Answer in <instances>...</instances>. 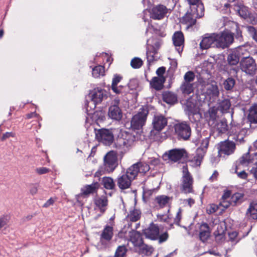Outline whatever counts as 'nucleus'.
I'll list each match as a JSON object with an SVG mask.
<instances>
[{
    "mask_svg": "<svg viewBox=\"0 0 257 257\" xmlns=\"http://www.w3.org/2000/svg\"><path fill=\"white\" fill-rule=\"evenodd\" d=\"M246 215L253 219H257V203L251 202L250 203Z\"/></svg>",
    "mask_w": 257,
    "mask_h": 257,
    "instance_id": "f704fd0d",
    "label": "nucleus"
},
{
    "mask_svg": "<svg viewBox=\"0 0 257 257\" xmlns=\"http://www.w3.org/2000/svg\"><path fill=\"white\" fill-rule=\"evenodd\" d=\"M90 101L86 100L85 105L87 110L94 109L96 105L101 103L107 98V91L100 87H96L90 90L88 95Z\"/></svg>",
    "mask_w": 257,
    "mask_h": 257,
    "instance_id": "f03ea898",
    "label": "nucleus"
},
{
    "mask_svg": "<svg viewBox=\"0 0 257 257\" xmlns=\"http://www.w3.org/2000/svg\"><path fill=\"white\" fill-rule=\"evenodd\" d=\"M122 79V77L121 76L118 74L114 75L111 85V88L113 92H115L116 91V86L118 84Z\"/></svg>",
    "mask_w": 257,
    "mask_h": 257,
    "instance_id": "49530a36",
    "label": "nucleus"
},
{
    "mask_svg": "<svg viewBox=\"0 0 257 257\" xmlns=\"http://www.w3.org/2000/svg\"><path fill=\"white\" fill-rule=\"evenodd\" d=\"M217 109L214 107H210L208 111L205 113V117L210 126L214 124L217 121Z\"/></svg>",
    "mask_w": 257,
    "mask_h": 257,
    "instance_id": "393cba45",
    "label": "nucleus"
},
{
    "mask_svg": "<svg viewBox=\"0 0 257 257\" xmlns=\"http://www.w3.org/2000/svg\"><path fill=\"white\" fill-rule=\"evenodd\" d=\"M184 175L182 177V184L181 186V191L185 194L193 192L192 177L188 171L186 166L183 167Z\"/></svg>",
    "mask_w": 257,
    "mask_h": 257,
    "instance_id": "f8f14e48",
    "label": "nucleus"
},
{
    "mask_svg": "<svg viewBox=\"0 0 257 257\" xmlns=\"http://www.w3.org/2000/svg\"><path fill=\"white\" fill-rule=\"evenodd\" d=\"M247 119L251 128L257 127V104L252 105L248 110Z\"/></svg>",
    "mask_w": 257,
    "mask_h": 257,
    "instance_id": "aec40b11",
    "label": "nucleus"
},
{
    "mask_svg": "<svg viewBox=\"0 0 257 257\" xmlns=\"http://www.w3.org/2000/svg\"><path fill=\"white\" fill-rule=\"evenodd\" d=\"M188 157V153L184 149H173L168 151L163 155L165 160L176 163L181 159H184Z\"/></svg>",
    "mask_w": 257,
    "mask_h": 257,
    "instance_id": "1a4fd4ad",
    "label": "nucleus"
},
{
    "mask_svg": "<svg viewBox=\"0 0 257 257\" xmlns=\"http://www.w3.org/2000/svg\"><path fill=\"white\" fill-rule=\"evenodd\" d=\"M166 79L165 77H154L150 81V84L151 87L156 90H160L163 88L164 83Z\"/></svg>",
    "mask_w": 257,
    "mask_h": 257,
    "instance_id": "bb28decb",
    "label": "nucleus"
},
{
    "mask_svg": "<svg viewBox=\"0 0 257 257\" xmlns=\"http://www.w3.org/2000/svg\"><path fill=\"white\" fill-rule=\"evenodd\" d=\"M204 156V152H202L201 150L197 149L195 155L189 159L188 161L190 163V165L193 167L199 166Z\"/></svg>",
    "mask_w": 257,
    "mask_h": 257,
    "instance_id": "b1692460",
    "label": "nucleus"
},
{
    "mask_svg": "<svg viewBox=\"0 0 257 257\" xmlns=\"http://www.w3.org/2000/svg\"><path fill=\"white\" fill-rule=\"evenodd\" d=\"M166 71V68L165 67H159L156 71V74L158 75V77H165L164 74Z\"/></svg>",
    "mask_w": 257,
    "mask_h": 257,
    "instance_id": "0e129e2a",
    "label": "nucleus"
},
{
    "mask_svg": "<svg viewBox=\"0 0 257 257\" xmlns=\"http://www.w3.org/2000/svg\"><path fill=\"white\" fill-rule=\"evenodd\" d=\"M253 163V159L251 157L249 152L244 154L238 160L237 163L244 166H248Z\"/></svg>",
    "mask_w": 257,
    "mask_h": 257,
    "instance_id": "72a5a7b5",
    "label": "nucleus"
},
{
    "mask_svg": "<svg viewBox=\"0 0 257 257\" xmlns=\"http://www.w3.org/2000/svg\"><path fill=\"white\" fill-rule=\"evenodd\" d=\"M102 184L107 190L114 189L115 187L113 179L109 177H105L102 178Z\"/></svg>",
    "mask_w": 257,
    "mask_h": 257,
    "instance_id": "4c0bfd02",
    "label": "nucleus"
},
{
    "mask_svg": "<svg viewBox=\"0 0 257 257\" xmlns=\"http://www.w3.org/2000/svg\"><path fill=\"white\" fill-rule=\"evenodd\" d=\"M218 145V154L220 155H230L234 153L236 149V144L228 140L221 142Z\"/></svg>",
    "mask_w": 257,
    "mask_h": 257,
    "instance_id": "f3484780",
    "label": "nucleus"
},
{
    "mask_svg": "<svg viewBox=\"0 0 257 257\" xmlns=\"http://www.w3.org/2000/svg\"><path fill=\"white\" fill-rule=\"evenodd\" d=\"M112 236L113 228L108 225L106 226L101 234V238L105 240L109 241L111 239Z\"/></svg>",
    "mask_w": 257,
    "mask_h": 257,
    "instance_id": "e433bc0d",
    "label": "nucleus"
},
{
    "mask_svg": "<svg viewBox=\"0 0 257 257\" xmlns=\"http://www.w3.org/2000/svg\"><path fill=\"white\" fill-rule=\"evenodd\" d=\"M190 6V9H196L200 4H203L200 0H186Z\"/></svg>",
    "mask_w": 257,
    "mask_h": 257,
    "instance_id": "052dcab7",
    "label": "nucleus"
},
{
    "mask_svg": "<svg viewBox=\"0 0 257 257\" xmlns=\"http://www.w3.org/2000/svg\"><path fill=\"white\" fill-rule=\"evenodd\" d=\"M141 216V211L140 209L134 208L130 210L129 213L125 217L127 221L136 222L139 220Z\"/></svg>",
    "mask_w": 257,
    "mask_h": 257,
    "instance_id": "c756f323",
    "label": "nucleus"
},
{
    "mask_svg": "<svg viewBox=\"0 0 257 257\" xmlns=\"http://www.w3.org/2000/svg\"><path fill=\"white\" fill-rule=\"evenodd\" d=\"M206 92L213 98H216L219 94L218 87L216 84L209 85L207 87Z\"/></svg>",
    "mask_w": 257,
    "mask_h": 257,
    "instance_id": "58836bf2",
    "label": "nucleus"
},
{
    "mask_svg": "<svg viewBox=\"0 0 257 257\" xmlns=\"http://www.w3.org/2000/svg\"><path fill=\"white\" fill-rule=\"evenodd\" d=\"M231 106L230 101L228 99L219 100L218 102L217 109L222 113H226L229 110Z\"/></svg>",
    "mask_w": 257,
    "mask_h": 257,
    "instance_id": "7c9ffc66",
    "label": "nucleus"
},
{
    "mask_svg": "<svg viewBox=\"0 0 257 257\" xmlns=\"http://www.w3.org/2000/svg\"><path fill=\"white\" fill-rule=\"evenodd\" d=\"M240 127L241 126L239 124L236 123L234 121H232L230 123V128L229 132L230 136H234L235 134H237L239 131Z\"/></svg>",
    "mask_w": 257,
    "mask_h": 257,
    "instance_id": "8fccbe9b",
    "label": "nucleus"
},
{
    "mask_svg": "<svg viewBox=\"0 0 257 257\" xmlns=\"http://www.w3.org/2000/svg\"><path fill=\"white\" fill-rule=\"evenodd\" d=\"M211 126L218 134H225L228 131L227 120L224 118L217 120Z\"/></svg>",
    "mask_w": 257,
    "mask_h": 257,
    "instance_id": "5701e85b",
    "label": "nucleus"
},
{
    "mask_svg": "<svg viewBox=\"0 0 257 257\" xmlns=\"http://www.w3.org/2000/svg\"><path fill=\"white\" fill-rule=\"evenodd\" d=\"M237 11L239 16L244 19L247 18L249 16V13L246 7L244 6H239Z\"/></svg>",
    "mask_w": 257,
    "mask_h": 257,
    "instance_id": "de8ad7c7",
    "label": "nucleus"
},
{
    "mask_svg": "<svg viewBox=\"0 0 257 257\" xmlns=\"http://www.w3.org/2000/svg\"><path fill=\"white\" fill-rule=\"evenodd\" d=\"M135 141V135L127 131H121L117 140L116 146V147H122L123 151L125 152L128 147L133 145Z\"/></svg>",
    "mask_w": 257,
    "mask_h": 257,
    "instance_id": "39448f33",
    "label": "nucleus"
},
{
    "mask_svg": "<svg viewBox=\"0 0 257 257\" xmlns=\"http://www.w3.org/2000/svg\"><path fill=\"white\" fill-rule=\"evenodd\" d=\"M120 99L116 97L112 101L108 112V116L113 120L119 121L122 117V112L119 106Z\"/></svg>",
    "mask_w": 257,
    "mask_h": 257,
    "instance_id": "ddd939ff",
    "label": "nucleus"
},
{
    "mask_svg": "<svg viewBox=\"0 0 257 257\" xmlns=\"http://www.w3.org/2000/svg\"><path fill=\"white\" fill-rule=\"evenodd\" d=\"M235 173L237 174L238 177H239V178L242 179H246L247 178L248 175L244 171H242L241 172H238L237 171V168H236L235 170Z\"/></svg>",
    "mask_w": 257,
    "mask_h": 257,
    "instance_id": "69168bd1",
    "label": "nucleus"
},
{
    "mask_svg": "<svg viewBox=\"0 0 257 257\" xmlns=\"http://www.w3.org/2000/svg\"><path fill=\"white\" fill-rule=\"evenodd\" d=\"M243 48V47H238L235 51L229 53L227 55V65L226 66V69H228V66H234L230 69V73H231L232 71L234 75H237L239 71V68L236 66V65L239 62L240 54Z\"/></svg>",
    "mask_w": 257,
    "mask_h": 257,
    "instance_id": "9d476101",
    "label": "nucleus"
},
{
    "mask_svg": "<svg viewBox=\"0 0 257 257\" xmlns=\"http://www.w3.org/2000/svg\"><path fill=\"white\" fill-rule=\"evenodd\" d=\"M182 209L181 208H179L177 212L176 216L174 218V223L177 225L178 226H181L184 228H185L186 230L187 229V227L185 226H182L180 225V222L181 221V219L182 218Z\"/></svg>",
    "mask_w": 257,
    "mask_h": 257,
    "instance_id": "603ef678",
    "label": "nucleus"
},
{
    "mask_svg": "<svg viewBox=\"0 0 257 257\" xmlns=\"http://www.w3.org/2000/svg\"><path fill=\"white\" fill-rule=\"evenodd\" d=\"M250 174L257 180V163H255L250 170Z\"/></svg>",
    "mask_w": 257,
    "mask_h": 257,
    "instance_id": "338daca9",
    "label": "nucleus"
},
{
    "mask_svg": "<svg viewBox=\"0 0 257 257\" xmlns=\"http://www.w3.org/2000/svg\"><path fill=\"white\" fill-rule=\"evenodd\" d=\"M143 60L139 57L133 58L131 61V66L134 69H139L143 65Z\"/></svg>",
    "mask_w": 257,
    "mask_h": 257,
    "instance_id": "a18cd8bd",
    "label": "nucleus"
},
{
    "mask_svg": "<svg viewBox=\"0 0 257 257\" xmlns=\"http://www.w3.org/2000/svg\"><path fill=\"white\" fill-rule=\"evenodd\" d=\"M96 139L105 146L111 145L114 141V135L112 130L101 128L95 129Z\"/></svg>",
    "mask_w": 257,
    "mask_h": 257,
    "instance_id": "6e6552de",
    "label": "nucleus"
},
{
    "mask_svg": "<svg viewBox=\"0 0 257 257\" xmlns=\"http://www.w3.org/2000/svg\"><path fill=\"white\" fill-rule=\"evenodd\" d=\"M186 110L190 113H194L195 110V106L190 102H187L186 105Z\"/></svg>",
    "mask_w": 257,
    "mask_h": 257,
    "instance_id": "680f3d73",
    "label": "nucleus"
},
{
    "mask_svg": "<svg viewBox=\"0 0 257 257\" xmlns=\"http://www.w3.org/2000/svg\"><path fill=\"white\" fill-rule=\"evenodd\" d=\"M127 249L124 245H119L116 249L114 257H126Z\"/></svg>",
    "mask_w": 257,
    "mask_h": 257,
    "instance_id": "c03bdc74",
    "label": "nucleus"
},
{
    "mask_svg": "<svg viewBox=\"0 0 257 257\" xmlns=\"http://www.w3.org/2000/svg\"><path fill=\"white\" fill-rule=\"evenodd\" d=\"M167 12L168 9L166 7L159 5L152 9L151 18L154 20H161L164 18Z\"/></svg>",
    "mask_w": 257,
    "mask_h": 257,
    "instance_id": "6ab92c4d",
    "label": "nucleus"
},
{
    "mask_svg": "<svg viewBox=\"0 0 257 257\" xmlns=\"http://www.w3.org/2000/svg\"><path fill=\"white\" fill-rule=\"evenodd\" d=\"M246 29L249 36L257 43V29L251 26H247Z\"/></svg>",
    "mask_w": 257,
    "mask_h": 257,
    "instance_id": "09e8293b",
    "label": "nucleus"
},
{
    "mask_svg": "<svg viewBox=\"0 0 257 257\" xmlns=\"http://www.w3.org/2000/svg\"><path fill=\"white\" fill-rule=\"evenodd\" d=\"M117 165L116 154L113 151H111L107 153L104 157L105 170L109 173L112 172Z\"/></svg>",
    "mask_w": 257,
    "mask_h": 257,
    "instance_id": "4468645a",
    "label": "nucleus"
},
{
    "mask_svg": "<svg viewBox=\"0 0 257 257\" xmlns=\"http://www.w3.org/2000/svg\"><path fill=\"white\" fill-rule=\"evenodd\" d=\"M172 40L177 51L180 54L182 52L184 47V38L183 34L181 31L176 32L173 36Z\"/></svg>",
    "mask_w": 257,
    "mask_h": 257,
    "instance_id": "412c9836",
    "label": "nucleus"
},
{
    "mask_svg": "<svg viewBox=\"0 0 257 257\" xmlns=\"http://www.w3.org/2000/svg\"><path fill=\"white\" fill-rule=\"evenodd\" d=\"M170 200V197L165 195H160L157 196L154 200L156 204L160 208H163L166 206Z\"/></svg>",
    "mask_w": 257,
    "mask_h": 257,
    "instance_id": "473e14b6",
    "label": "nucleus"
},
{
    "mask_svg": "<svg viewBox=\"0 0 257 257\" xmlns=\"http://www.w3.org/2000/svg\"><path fill=\"white\" fill-rule=\"evenodd\" d=\"M235 84V80L232 77H229L224 81L223 85L224 89L227 91H229L232 90Z\"/></svg>",
    "mask_w": 257,
    "mask_h": 257,
    "instance_id": "79ce46f5",
    "label": "nucleus"
},
{
    "mask_svg": "<svg viewBox=\"0 0 257 257\" xmlns=\"http://www.w3.org/2000/svg\"><path fill=\"white\" fill-rule=\"evenodd\" d=\"M168 238V234L167 232H164L161 235H159L158 238L159 243H162L167 240Z\"/></svg>",
    "mask_w": 257,
    "mask_h": 257,
    "instance_id": "774afa93",
    "label": "nucleus"
},
{
    "mask_svg": "<svg viewBox=\"0 0 257 257\" xmlns=\"http://www.w3.org/2000/svg\"><path fill=\"white\" fill-rule=\"evenodd\" d=\"M244 194L243 193L236 192L231 197V203L232 206H236L240 204L243 201Z\"/></svg>",
    "mask_w": 257,
    "mask_h": 257,
    "instance_id": "2f4dec72",
    "label": "nucleus"
},
{
    "mask_svg": "<svg viewBox=\"0 0 257 257\" xmlns=\"http://www.w3.org/2000/svg\"><path fill=\"white\" fill-rule=\"evenodd\" d=\"M175 134L179 140H188L191 135V128L189 122L182 121L174 126Z\"/></svg>",
    "mask_w": 257,
    "mask_h": 257,
    "instance_id": "423d86ee",
    "label": "nucleus"
},
{
    "mask_svg": "<svg viewBox=\"0 0 257 257\" xmlns=\"http://www.w3.org/2000/svg\"><path fill=\"white\" fill-rule=\"evenodd\" d=\"M94 204L98 208L100 212L103 213L108 205V199L106 196H102L95 199Z\"/></svg>",
    "mask_w": 257,
    "mask_h": 257,
    "instance_id": "cd10ccee",
    "label": "nucleus"
},
{
    "mask_svg": "<svg viewBox=\"0 0 257 257\" xmlns=\"http://www.w3.org/2000/svg\"><path fill=\"white\" fill-rule=\"evenodd\" d=\"M162 97L164 102L171 105L174 104L178 101L177 95L170 91L164 92L162 94Z\"/></svg>",
    "mask_w": 257,
    "mask_h": 257,
    "instance_id": "c85d7f7f",
    "label": "nucleus"
},
{
    "mask_svg": "<svg viewBox=\"0 0 257 257\" xmlns=\"http://www.w3.org/2000/svg\"><path fill=\"white\" fill-rule=\"evenodd\" d=\"M149 165L143 162H138L131 166L126 172L119 175L116 179L118 188L122 190L130 188L132 183L139 173L145 174L149 171Z\"/></svg>",
    "mask_w": 257,
    "mask_h": 257,
    "instance_id": "f257e3e1",
    "label": "nucleus"
},
{
    "mask_svg": "<svg viewBox=\"0 0 257 257\" xmlns=\"http://www.w3.org/2000/svg\"><path fill=\"white\" fill-rule=\"evenodd\" d=\"M149 113L148 106H143L140 108L137 114L134 115L131 120V126L135 130H139L145 124Z\"/></svg>",
    "mask_w": 257,
    "mask_h": 257,
    "instance_id": "20e7f679",
    "label": "nucleus"
},
{
    "mask_svg": "<svg viewBox=\"0 0 257 257\" xmlns=\"http://www.w3.org/2000/svg\"><path fill=\"white\" fill-rule=\"evenodd\" d=\"M99 187L98 182H93L91 184L86 185L81 189V193L75 196L77 202L83 205L84 202L82 199L87 198L90 195L97 192Z\"/></svg>",
    "mask_w": 257,
    "mask_h": 257,
    "instance_id": "0eeeda50",
    "label": "nucleus"
},
{
    "mask_svg": "<svg viewBox=\"0 0 257 257\" xmlns=\"http://www.w3.org/2000/svg\"><path fill=\"white\" fill-rule=\"evenodd\" d=\"M139 252L140 253L144 254L146 255H150L154 251V248L146 244H143L139 247Z\"/></svg>",
    "mask_w": 257,
    "mask_h": 257,
    "instance_id": "a19ab883",
    "label": "nucleus"
},
{
    "mask_svg": "<svg viewBox=\"0 0 257 257\" xmlns=\"http://www.w3.org/2000/svg\"><path fill=\"white\" fill-rule=\"evenodd\" d=\"M180 89L183 94L189 95L193 92V84L183 82L180 86Z\"/></svg>",
    "mask_w": 257,
    "mask_h": 257,
    "instance_id": "c9c22d12",
    "label": "nucleus"
},
{
    "mask_svg": "<svg viewBox=\"0 0 257 257\" xmlns=\"http://www.w3.org/2000/svg\"><path fill=\"white\" fill-rule=\"evenodd\" d=\"M50 170L46 167L38 168L36 169V172L39 175L45 174L49 172Z\"/></svg>",
    "mask_w": 257,
    "mask_h": 257,
    "instance_id": "e2e57ef3",
    "label": "nucleus"
},
{
    "mask_svg": "<svg viewBox=\"0 0 257 257\" xmlns=\"http://www.w3.org/2000/svg\"><path fill=\"white\" fill-rule=\"evenodd\" d=\"M139 86L138 80L136 79H131L127 86V89L129 88L130 90H136Z\"/></svg>",
    "mask_w": 257,
    "mask_h": 257,
    "instance_id": "4d7b16f0",
    "label": "nucleus"
},
{
    "mask_svg": "<svg viewBox=\"0 0 257 257\" xmlns=\"http://www.w3.org/2000/svg\"><path fill=\"white\" fill-rule=\"evenodd\" d=\"M210 136L208 137H206L205 139L202 140L200 147L198 148L197 149H200L204 152V154L205 155L207 150L208 147L209 140H210Z\"/></svg>",
    "mask_w": 257,
    "mask_h": 257,
    "instance_id": "3c124183",
    "label": "nucleus"
},
{
    "mask_svg": "<svg viewBox=\"0 0 257 257\" xmlns=\"http://www.w3.org/2000/svg\"><path fill=\"white\" fill-rule=\"evenodd\" d=\"M191 12L187 13L182 17V23L187 26V29L192 27L196 23V19L201 18L204 14V8L203 4H200L196 9H190Z\"/></svg>",
    "mask_w": 257,
    "mask_h": 257,
    "instance_id": "7ed1b4c3",
    "label": "nucleus"
},
{
    "mask_svg": "<svg viewBox=\"0 0 257 257\" xmlns=\"http://www.w3.org/2000/svg\"><path fill=\"white\" fill-rule=\"evenodd\" d=\"M218 48H226L232 43L234 37L233 34L229 31H223L216 34Z\"/></svg>",
    "mask_w": 257,
    "mask_h": 257,
    "instance_id": "2eb2a0df",
    "label": "nucleus"
},
{
    "mask_svg": "<svg viewBox=\"0 0 257 257\" xmlns=\"http://www.w3.org/2000/svg\"><path fill=\"white\" fill-rule=\"evenodd\" d=\"M92 74L95 78H98L100 76H103L104 74V67L101 65L95 67L92 71Z\"/></svg>",
    "mask_w": 257,
    "mask_h": 257,
    "instance_id": "37998d69",
    "label": "nucleus"
},
{
    "mask_svg": "<svg viewBox=\"0 0 257 257\" xmlns=\"http://www.w3.org/2000/svg\"><path fill=\"white\" fill-rule=\"evenodd\" d=\"M200 47L201 49L204 50L210 47L218 48L216 33L205 34L200 43Z\"/></svg>",
    "mask_w": 257,
    "mask_h": 257,
    "instance_id": "dca6fc26",
    "label": "nucleus"
},
{
    "mask_svg": "<svg viewBox=\"0 0 257 257\" xmlns=\"http://www.w3.org/2000/svg\"><path fill=\"white\" fill-rule=\"evenodd\" d=\"M254 129L255 128H251L249 126V127H240L238 133L240 134V136H243L245 137L247 135L251 133L252 130Z\"/></svg>",
    "mask_w": 257,
    "mask_h": 257,
    "instance_id": "13d9d810",
    "label": "nucleus"
},
{
    "mask_svg": "<svg viewBox=\"0 0 257 257\" xmlns=\"http://www.w3.org/2000/svg\"><path fill=\"white\" fill-rule=\"evenodd\" d=\"M229 241L232 244H235L240 240V238L238 236V233L236 231H232L228 233Z\"/></svg>",
    "mask_w": 257,
    "mask_h": 257,
    "instance_id": "864d4df0",
    "label": "nucleus"
},
{
    "mask_svg": "<svg viewBox=\"0 0 257 257\" xmlns=\"http://www.w3.org/2000/svg\"><path fill=\"white\" fill-rule=\"evenodd\" d=\"M143 233L147 238L156 240L159 237V228L157 225L152 223L148 228L144 230Z\"/></svg>",
    "mask_w": 257,
    "mask_h": 257,
    "instance_id": "4be33fe9",
    "label": "nucleus"
},
{
    "mask_svg": "<svg viewBox=\"0 0 257 257\" xmlns=\"http://www.w3.org/2000/svg\"><path fill=\"white\" fill-rule=\"evenodd\" d=\"M168 124L167 118L162 114L155 115L152 120L153 129L160 133Z\"/></svg>",
    "mask_w": 257,
    "mask_h": 257,
    "instance_id": "a211bd4d",
    "label": "nucleus"
},
{
    "mask_svg": "<svg viewBox=\"0 0 257 257\" xmlns=\"http://www.w3.org/2000/svg\"><path fill=\"white\" fill-rule=\"evenodd\" d=\"M244 137L240 136V134L238 133L233 136L232 139L236 142V144L241 145L245 143Z\"/></svg>",
    "mask_w": 257,
    "mask_h": 257,
    "instance_id": "6e6d98bb",
    "label": "nucleus"
},
{
    "mask_svg": "<svg viewBox=\"0 0 257 257\" xmlns=\"http://www.w3.org/2000/svg\"><path fill=\"white\" fill-rule=\"evenodd\" d=\"M241 70L245 73L253 75L257 70L255 60L250 57H245L240 61Z\"/></svg>",
    "mask_w": 257,
    "mask_h": 257,
    "instance_id": "9b49d317",
    "label": "nucleus"
},
{
    "mask_svg": "<svg viewBox=\"0 0 257 257\" xmlns=\"http://www.w3.org/2000/svg\"><path fill=\"white\" fill-rule=\"evenodd\" d=\"M210 235L209 227L207 223H203L200 225L199 231V239L203 242H205Z\"/></svg>",
    "mask_w": 257,
    "mask_h": 257,
    "instance_id": "a878e982",
    "label": "nucleus"
},
{
    "mask_svg": "<svg viewBox=\"0 0 257 257\" xmlns=\"http://www.w3.org/2000/svg\"><path fill=\"white\" fill-rule=\"evenodd\" d=\"M195 74L191 71L187 72L184 76V81L187 83H192L195 79Z\"/></svg>",
    "mask_w": 257,
    "mask_h": 257,
    "instance_id": "5fc2aeb1",
    "label": "nucleus"
},
{
    "mask_svg": "<svg viewBox=\"0 0 257 257\" xmlns=\"http://www.w3.org/2000/svg\"><path fill=\"white\" fill-rule=\"evenodd\" d=\"M116 91L115 92H113L117 94H122V93L125 94L127 92V86H123L122 85H117V86H116Z\"/></svg>",
    "mask_w": 257,
    "mask_h": 257,
    "instance_id": "bf43d9fd",
    "label": "nucleus"
},
{
    "mask_svg": "<svg viewBox=\"0 0 257 257\" xmlns=\"http://www.w3.org/2000/svg\"><path fill=\"white\" fill-rule=\"evenodd\" d=\"M131 240L135 246L140 247L144 244L143 239L138 232L136 233L135 235L131 237Z\"/></svg>",
    "mask_w": 257,
    "mask_h": 257,
    "instance_id": "ea45409f",
    "label": "nucleus"
}]
</instances>
